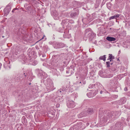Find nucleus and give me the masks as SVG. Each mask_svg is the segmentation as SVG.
Wrapping results in <instances>:
<instances>
[{"label":"nucleus","mask_w":130,"mask_h":130,"mask_svg":"<svg viewBox=\"0 0 130 130\" xmlns=\"http://www.w3.org/2000/svg\"><path fill=\"white\" fill-rule=\"evenodd\" d=\"M67 106L69 108H73L75 106V103L72 101H70L67 103Z\"/></svg>","instance_id":"1"},{"label":"nucleus","mask_w":130,"mask_h":130,"mask_svg":"<svg viewBox=\"0 0 130 130\" xmlns=\"http://www.w3.org/2000/svg\"><path fill=\"white\" fill-rule=\"evenodd\" d=\"M106 40L109 41H112L116 40V39L114 37L108 36L106 38Z\"/></svg>","instance_id":"2"},{"label":"nucleus","mask_w":130,"mask_h":130,"mask_svg":"<svg viewBox=\"0 0 130 130\" xmlns=\"http://www.w3.org/2000/svg\"><path fill=\"white\" fill-rule=\"evenodd\" d=\"M90 30L91 29H86V30L85 35H88L90 34L91 32Z\"/></svg>","instance_id":"3"},{"label":"nucleus","mask_w":130,"mask_h":130,"mask_svg":"<svg viewBox=\"0 0 130 130\" xmlns=\"http://www.w3.org/2000/svg\"><path fill=\"white\" fill-rule=\"evenodd\" d=\"M106 55H104L103 56H101L99 58V59L101 60H103L104 61H105L106 60Z\"/></svg>","instance_id":"4"},{"label":"nucleus","mask_w":130,"mask_h":130,"mask_svg":"<svg viewBox=\"0 0 130 130\" xmlns=\"http://www.w3.org/2000/svg\"><path fill=\"white\" fill-rule=\"evenodd\" d=\"M109 58L108 59V60H109V59H114V57L111 54H109Z\"/></svg>","instance_id":"5"},{"label":"nucleus","mask_w":130,"mask_h":130,"mask_svg":"<svg viewBox=\"0 0 130 130\" xmlns=\"http://www.w3.org/2000/svg\"><path fill=\"white\" fill-rule=\"evenodd\" d=\"M106 65H107V67H110V62L109 61L107 62H106Z\"/></svg>","instance_id":"6"},{"label":"nucleus","mask_w":130,"mask_h":130,"mask_svg":"<svg viewBox=\"0 0 130 130\" xmlns=\"http://www.w3.org/2000/svg\"><path fill=\"white\" fill-rule=\"evenodd\" d=\"M115 19V16L114 15L113 16H112L110 17L109 18V20H111V19Z\"/></svg>","instance_id":"7"},{"label":"nucleus","mask_w":130,"mask_h":130,"mask_svg":"<svg viewBox=\"0 0 130 130\" xmlns=\"http://www.w3.org/2000/svg\"><path fill=\"white\" fill-rule=\"evenodd\" d=\"M119 16V14H117V15H115L114 16L115 17V19H116Z\"/></svg>","instance_id":"8"},{"label":"nucleus","mask_w":130,"mask_h":130,"mask_svg":"<svg viewBox=\"0 0 130 130\" xmlns=\"http://www.w3.org/2000/svg\"><path fill=\"white\" fill-rule=\"evenodd\" d=\"M45 36L44 35V36H43V37H42V38L41 39V40H42V39H43V38H44V37Z\"/></svg>","instance_id":"9"},{"label":"nucleus","mask_w":130,"mask_h":130,"mask_svg":"<svg viewBox=\"0 0 130 130\" xmlns=\"http://www.w3.org/2000/svg\"><path fill=\"white\" fill-rule=\"evenodd\" d=\"M113 59H109H109L110 60V61H112V60Z\"/></svg>","instance_id":"10"},{"label":"nucleus","mask_w":130,"mask_h":130,"mask_svg":"<svg viewBox=\"0 0 130 130\" xmlns=\"http://www.w3.org/2000/svg\"><path fill=\"white\" fill-rule=\"evenodd\" d=\"M15 9H14L12 11V12H13L15 10Z\"/></svg>","instance_id":"11"}]
</instances>
